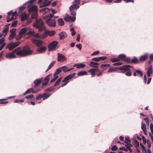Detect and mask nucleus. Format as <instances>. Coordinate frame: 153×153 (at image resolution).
<instances>
[{
    "label": "nucleus",
    "instance_id": "bb28decb",
    "mask_svg": "<svg viewBox=\"0 0 153 153\" xmlns=\"http://www.w3.org/2000/svg\"><path fill=\"white\" fill-rule=\"evenodd\" d=\"M42 95L43 96V100H45L50 96L51 94L50 93H45L42 94Z\"/></svg>",
    "mask_w": 153,
    "mask_h": 153
},
{
    "label": "nucleus",
    "instance_id": "aec40b11",
    "mask_svg": "<svg viewBox=\"0 0 153 153\" xmlns=\"http://www.w3.org/2000/svg\"><path fill=\"white\" fill-rule=\"evenodd\" d=\"M148 57V54L145 53L141 56L140 58V60L141 62L145 61Z\"/></svg>",
    "mask_w": 153,
    "mask_h": 153
},
{
    "label": "nucleus",
    "instance_id": "f8f14e48",
    "mask_svg": "<svg viewBox=\"0 0 153 153\" xmlns=\"http://www.w3.org/2000/svg\"><path fill=\"white\" fill-rule=\"evenodd\" d=\"M76 18L75 16H68L67 15H66L64 18V20L68 22L71 21L72 22H74L76 20Z\"/></svg>",
    "mask_w": 153,
    "mask_h": 153
},
{
    "label": "nucleus",
    "instance_id": "20e7f679",
    "mask_svg": "<svg viewBox=\"0 0 153 153\" xmlns=\"http://www.w3.org/2000/svg\"><path fill=\"white\" fill-rule=\"evenodd\" d=\"M76 1L75 0H74L73 2V4L71 5L69 7L71 13V15L73 16H76V11L79 7V5L80 4L76 3Z\"/></svg>",
    "mask_w": 153,
    "mask_h": 153
},
{
    "label": "nucleus",
    "instance_id": "9d476101",
    "mask_svg": "<svg viewBox=\"0 0 153 153\" xmlns=\"http://www.w3.org/2000/svg\"><path fill=\"white\" fill-rule=\"evenodd\" d=\"M29 33V29L27 27H25L22 28L19 33V38L18 39L17 38V39H20V36H21V35L26 34H28Z\"/></svg>",
    "mask_w": 153,
    "mask_h": 153
},
{
    "label": "nucleus",
    "instance_id": "5fc2aeb1",
    "mask_svg": "<svg viewBox=\"0 0 153 153\" xmlns=\"http://www.w3.org/2000/svg\"><path fill=\"white\" fill-rule=\"evenodd\" d=\"M25 5H24V4L22 6H21L19 8V11L20 12H22L25 9V7L24 6Z\"/></svg>",
    "mask_w": 153,
    "mask_h": 153
},
{
    "label": "nucleus",
    "instance_id": "39448f33",
    "mask_svg": "<svg viewBox=\"0 0 153 153\" xmlns=\"http://www.w3.org/2000/svg\"><path fill=\"white\" fill-rule=\"evenodd\" d=\"M28 12L29 13H32L31 16V17L32 19H35L37 18L38 15L37 6L35 5H33L30 8L28 9Z\"/></svg>",
    "mask_w": 153,
    "mask_h": 153
},
{
    "label": "nucleus",
    "instance_id": "c03bdc74",
    "mask_svg": "<svg viewBox=\"0 0 153 153\" xmlns=\"http://www.w3.org/2000/svg\"><path fill=\"white\" fill-rule=\"evenodd\" d=\"M54 77L51 79V82H54L56 80L58 77V75H56L54 74Z\"/></svg>",
    "mask_w": 153,
    "mask_h": 153
},
{
    "label": "nucleus",
    "instance_id": "13d9d810",
    "mask_svg": "<svg viewBox=\"0 0 153 153\" xmlns=\"http://www.w3.org/2000/svg\"><path fill=\"white\" fill-rule=\"evenodd\" d=\"M33 97V94H30L26 96L25 97L27 99H29L32 98Z\"/></svg>",
    "mask_w": 153,
    "mask_h": 153
},
{
    "label": "nucleus",
    "instance_id": "0e129e2a",
    "mask_svg": "<svg viewBox=\"0 0 153 153\" xmlns=\"http://www.w3.org/2000/svg\"><path fill=\"white\" fill-rule=\"evenodd\" d=\"M18 22L17 21H16L14 22H13L12 24H11V26L12 27H15L17 24Z\"/></svg>",
    "mask_w": 153,
    "mask_h": 153
},
{
    "label": "nucleus",
    "instance_id": "e433bc0d",
    "mask_svg": "<svg viewBox=\"0 0 153 153\" xmlns=\"http://www.w3.org/2000/svg\"><path fill=\"white\" fill-rule=\"evenodd\" d=\"M54 88L53 86H51L45 90V91L51 92L53 91Z\"/></svg>",
    "mask_w": 153,
    "mask_h": 153
},
{
    "label": "nucleus",
    "instance_id": "4be33fe9",
    "mask_svg": "<svg viewBox=\"0 0 153 153\" xmlns=\"http://www.w3.org/2000/svg\"><path fill=\"white\" fill-rule=\"evenodd\" d=\"M88 65L91 67L98 68V65H99V64L96 62L91 61L90 62V63Z\"/></svg>",
    "mask_w": 153,
    "mask_h": 153
},
{
    "label": "nucleus",
    "instance_id": "7c9ffc66",
    "mask_svg": "<svg viewBox=\"0 0 153 153\" xmlns=\"http://www.w3.org/2000/svg\"><path fill=\"white\" fill-rule=\"evenodd\" d=\"M28 34L30 35H32L35 36L36 37H39V35L38 34H36L35 35V33L34 31H30L29 30V33Z\"/></svg>",
    "mask_w": 153,
    "mask_h": 153
},
{
    "label": "nucleus",
    "instance_id": "cd10ccee",
    "mask_svg": "<svg viewBox=\"0 0 153 153\" xmlns=\"http://www.w3.org/2000/svg\"><path fill=\"white\" fill-rule=\"evenodd\" d=\"M88 72L91 73V75L92 76H95L96 70H95L94 68H92L89 69L88 70Z\"/></svg>",
    "mask_w": 153,
    "mask_h": 153
},
{
    "label": "nucleus",
    "instance_id": "680f3d73",
    "mask_svg": "<svg viewBox=\"0 0 153 153\" xmlns=\"http://www.w3.org/2000/svg\"><path fill=\"white\" fill-rule=\"evenodd\" d=\"M6 45V43H4L0 45V51H1L2 50L3 48Z\"/></svg>",
    "mask_w": 153,
    "mask_h": 153
},
{
    "label": "nucleus",
    "instance_id": "49530a36",
    "mask_svg": "<svg viewBox=\"0 0 153 153\" xmlns=\"http://www.w3.org/2000/svg\"><path fill=\"white\" fill-rule=\"evenodd\" d=\"M51 75V74H49L44 79V81H47L48 82L49 79H50V77Z\"/></svg>",
    "mask_w": 153,
    "mask_h": 153
},
{
    "label": "nucleus",
    "instance_id": "37998d69",
    "mask_svg": "<svg viewBox=\"0 0 153 153\" xmlns=\"http://www.w3.org/2000/svg\"><path fill=\"white\" fill-rule=\"evenodd\" d=\"M110 61L112 62H114L119 61L118 58H112L111 59Z\"/></svg>",
    "mask_w": 153,
    "mask_h": 153
},
{
    "label": "nucleus",
    "instance_id": "dca6fc26",
    "mask_svg": "<svg viewBox=\"0 0 153 153\" xmlns=\"http://www.w3.org/2000/svg\"><path fill=\"white\" fill-rule=\"evenodd\" d=\"M153 73V70L152 69V65H150L147 71V76L148 77L150 76L151 74H152Z\"/></svg>",
    "mask_w": 153,
    "mask_h": 153
},
{
    "label": "nucleus",
    "instance_id": "412c9836",
    "mask_svg": "<svg viewBox=\"0 0 153 153\" xmlns=\"http://www.w3.org/2000/svg\"><path fill=\"white\" fill-rule=\"evenodd\" d=\"M85 65L83 63L75 64L74 65V67H76L77 68H84L85 67Z\"/></svg>",
    "mask_w": 153,
    "mask_h": 153
},
{
    "label": "nucleus",
    "instance_id": "4c0bfd02",
    "mask_svg": "<svg viewBox=\"0 0 153 153\" xmlns=\"http://www.w3.org/2000/svg\"><path fill=\"white\" fill-rule=\"evenodd\" d=\"M61 71L62 70L61 67L59 68H57L56 69V70L54 74L56 75H57L59 74Z\"/></svg>",
    "mask_w": 153,
    "mask_h": 153
},
{
    "label": "nucleus",
    "instance_id": "2f4dec72",
    "mask_svg": "<svg viewBox=\"0 0 153 153\" xmlns=\"http://www.w3.org/2000/svg\"><path fill=\"white\" fill-rule=\"evenodd\" d=\"M139 62L138 59L136 58L135 57H134L131 60V63L134 64L137 63Z\"/></svg>",
    "mask_w": 153,
    "mask_h": 153
},
{
    "label": "nucleus",
    "instance_id": "338daca9",
    "mask_svg": "<svg viewBox=\"0 0 153 153\" xmlns=\"http://www.w3.org/2000/svg\"><path fill=\"white\" fill-rule=\"evenodd\" d=\"M16 30L15 29H11L10 31V32L11 33V34H16L15 33Z\"/></svg>",
    "mask_w": 153,
    "mask_h": 153
},
{
    "label": "nucleus",
    "instance_id": "de8ad7c7",
    "mask_svg": "<svg viewBox=\"0 0 153 153\" xmlns=\"http://www.w3.org/2000/svg\"><path fill=\"white\" fill-rule=\"evenodd\" d=\"M16 34H11L10 35L8 38V39L9 40H11L13 39L14 37L16 36Z\"/></svg>",
    "mask_w": 153,
    "mask_h": 153
},
{
    "label": "nucleus",
    "instance_id": "603ef678",
    "mask_svg": "<svg viewBox=\"0 0 153 153\" xmlns=\"http://www.w3.org/2000/svg\"><path fill=\"white\" fill-rule=\"evenodd\" d=\"M24 100L22 99H17L14 100L15 102H24Z\"/></svg>",
    "mask_w": 153,
    "mask_h": 153
},
{
    "label": "nucleus",
    "instance_id": "6e6d98bb",
    "mask_svg": "<svg viewBox=\"0 0 153 153\" xmlns=\"http://www.w3.org/2000/svg\"><path fill=\"white\" fill-rule=\"evenodd\" d=\"M141 129L143 130H146V125L145 124H142L141 125Z\"/></svg>",
    "mask_w": 153,
    "mask_h": 153
},
{
    "label": "nucleus",
    "instance_id": "9b49d317",
    "mask_svg": "<svg viewBox=\"0 0 153 153\" xmlns=\"http://www.w3.org/2000/svg\"><path fill=\"white\" fill-rule=\"evenodd\" d=\"M56 32V31L54 30L49 31L48 30H45V33L42 34V37L44 38L46 37L48 35L50 36H52L55 34Z\"/></svg>",
    "mask_w": 153,
    "mask_h": 153
},
{
    "label": "nucleus",
    "instance_id": "b1692460",
    "mask_svg": "<svg viewBox=\"0 0 153 153\" xmlns=\"http://www.w3.org/2000/svg\"><path fill=\"white\" fill-rule=\"evenodd\" d=\"M35 0H30L27 1L24 4V5H26V4H28L27 8L29 9L30 8L33 6L31 5V4Z\"/></svg>",
    "mask_w": 153,
    "mask_h": 153
},
{
    "label": "nucleus",
    "instance_id": "774afa93",
    "mask_svg": "<svg viewBox=\"0 0 153 153\" xmlns=\"http://www.w3.org/2000/svg\"><path fill=\"white\" fill-rule=\"evenodd\" d=\"M149 136L150 137L151 139L152 140L153 146V134H151L150 132L149 133Z\"/></svg>",
    "mask_w": 153,
    "mask_h": 153
},
{
    "label": "nucleus",
    "instance_id": "423d86ee",
    "mask_svg": "<svg viewBox=\"0 0 153 153\" xmlns=\"http://www.w3.org/2000/svg\"><path fill=\"white\" fill-rule=\"evenodd\" d=\"M75 74V73H74L71 74L66 76L64 79L62 80V82L63 83L61 84V87H63L66 85L69 82L70 80L74 76Z\"/></svg>",
    "mask_w": 153,
    "mask_h": 153
},
{
    "label": "nucleus",
    "instance_id": "79ce46f5",
    "mask_svg": "<svg viewBox=\"0 0 153 153\" xmlns=\"http://www.w3.org/2000/svg\"><path fill=\"white\" fill-rule=\"evenodd\" d=\"M32 90V89L30 88L28 89L25 92L23 93V95H25L27 94L30 93L31 92V91Z\"/></svg>",
    "mask_w": 153,
    "mask_h": 153
},
{
    "label": "nucleus",
    "instance_id": "f257e3e1",
    "mask_svg": "<svg viewBox=\"0 0 153 153\" xmlns=\"http://www.w3.org/2000/svg\"><path fill=\"white\" fill-rule=\"evenodd\" d=\"M13 51L14 53H16V55L22 56L29 55L33 52V51L31 50L28 46L24 47L22 50L21 47H19L15 49Z\"/></svg>",
    "mask_w": 153,
    "mask_h": 153
},
{
    "label": "nucleus",
    "instance_id": "c85d7f7f",
    "mask_svg": "<svg viewBox=\"0 0 153 153\" xmlns=\"http://www.w3.org/2000/svg\"><path fill=\"white\" fill-rule=\"evenodd\" d=\"M87 74V72L85 71H81L79 72L78 74L77 75L79 76H84L85 75H86Z\"/></svg>",
    "mask_w": 153,
    "mask_h": 153
},
{
    "label": "nucleus",
    "instance_id": "f704fd0d",
    "mask_svg": "<svg viewBox=\"0 0 153 153\" xmlns=\"http://www.w3.org/2000/svg\"><path fill=\"white\" fill-rule=\"evenodd\" d=\"M55 61H53L52 62H51V64L49 65L48 68H47L46 71H45V72H46L47 71H48L54 65V64L55 62Z\"/></svg>",
    "mask_w": 153,
    "mask_h": 153
},
{
    "label": "nucleus",
    "instance_id": "2eb2a0df",
    "mask_svg": "<svg viewBox=\"0 0 153 153\" xmlns=\"http://www.w3.org/2000/svg\"><path fill=\"white\" fill-rule=\"evenodd\" d=\"M40 12L42 13L43 15L48 14L50 13V10L48 8L46 7L41 9Z\"/></svg>",
    "mask_w": 153,
    "mask_h": 153
},
{
    "label": "nucleus",
    "instance_id": "864d4df0",
    "mask_svg": "<svg viewBox=\"0 0 153 153\" xmlns=\"http://www.w3.org/2000/svg\"><path fill=\"white\" fill-rule=\"evenodd\" d=\"M134 143L135 145V147L137 148L139 146V142L137 140H135L134 141Z\"/></svg>",
    "mask_w": 153,
    "mask_h": 153
},
{
    "label": "nucleus",
    "instance_id": "bf43d9fd",
    "mask_svg": "<svg viewBox=\"0 0 153 153\" xmlns=\"http://www.w3.org/2000/svg\"><path fill=\"white\" fill-rule=\"evenodd\" d=\"M150 128L151 130L152 134H153V124L152 123H150Z\"/></svg>",
    "mask_w": 153,
    "mask_h": 153
},
{
    "label": "nucleus",
    "instance_id": "1a4fd4ad",
    "mask_svg": "<svg viewBox=\"0 0 153 153\" xmlns=\"http://www.w3.org/2000/svg\"><path fill=\"white\" fill-rule=\"evenodd\" d=\"M20 43V42L19 41H18L16 42H12L7 45V48H8L9 50H11L18 46Z\"/></svg>",
    "mask_w": 153,
    "mask_h": 153
},
{
    "label": "nucleus",
    "instance_id": "c756f323",
    "mask_svg": "<svg viewBox=\"0 0 153 153\" xmlns=\"http://www.w3.org/2000/svg\"><path fill=\"white\" fill-rule=\"evenodd\" d=\"M58 24L60 26H63L64 25V22L62 18H59L58 20Z\"/></svg>",
    "mask_w": 153,
    "mask_h": 153
},
{
    "label": "nucleus",
    "instance_id": "4d7b16f0",
    "mask_svg": "<svg viewBox=\"0 0 153 153\" xmlns=\"http://www.w3.org/2000/svg\"><path fill=\"white\" fill-rule=\"evenodd\" d=\"M43 96L42 95V94H39L37 95V96L36 97V100L39 99L43 97Z\"/></svg>",
    "mask_w": 153,
    "mask_h": 153
},
{
    "label": "nucleus",
    "instance_id": "f3484780",
    "mask_svg": "<svg viewBox=\"0 0 153 153\" xmlns=\"http://www.w3.org/2000/svg\"><path fill=\"white\" fill-rule=\"evenodd\" d=\"M42 0H39L38 1V3L39 4L41 3L40 4V7L47 6H48L50 4V3L47 2H44L43 3L42 2Z\"/></svg>",
    "mask_w": 153,
    "mask_h": 153
},
{
    "label": "nucleus",
    "instance_id": "ddd939ff",
    "mask_svg": "<svg viewBox=\"0 0 153 153\" xmlns=\"http://www.w3.org/2000/svg\"><path fill=\"white\" fill-rule=\"evenodd\" d=\"M131 67L129 65H124L119 68V69L122 71L123 73H124L126 71H129L130 70V68Z\"/></svg>",
    "mask_w": 153,
    "mask_h": 153
},
{
    "label": "nucleus",
    "instance_id": "72a5a7b5",
    "mask_svg": "<svg viewBox=\"0 0 153 153\" xmlns=\"http://www.w3.org/2000/svg\"><path fill=\"white\" fill-rule=\"evenodd\" d=\"M110 66V65L109 64H102L101 65L100 67L103 70H105L106 69L107 67L109 66Z\"/></svg>",
    "mask_w": 153,
    "mask_h": 153
},
{
    "label": "nucleus",
    "instance_id": "5701e85b",
    "mask_svg": "<svg viewBox=\"0 0 153 153\" xmlns=\"http://www.w3.org/2000/svg\"><path fill=\"white\" fill-rule=\"evenodd\" d=\"M10 25V24H8L7 25H6L5 26V28H4L3 30V33L4 34V36H5L8 32V29H9V27L8 26Z\"/></svg>",
    "mask_w": 153,
    "mask_h": 153
},
{
    "label": "nucleus",
    "instance_id": "a18cd8bd",
    "mask_svg": "<svg viewBox=\"0 0 153 153\" xmlns=\"http://www.w3.org/2000/svg\"><path fill=\"white\" fill-rule=\"evenodd\" d=\"M125 143H130V140L129 138L128 137H125Z\"/></svg>",
    "mask_w": 153,
    "mask_h": 153
},
{
    "label": "nucleus",
    "instance_id": "a211bd4d",
    "mask_svg": "<svg viewBox=\"0 0 153 153\" xmlns=\"http://www.w3.org/2000/svg\"><path fill=\"white\" fill-rule=\"evenodd\" d=\"M59 36L60 39L61 40L65 38L67 36V34L65 32H62L59 33Z\"/></svg>",
    "mask_w": 153,
    "mask_h": 153
},
{
    "label": "nucleus",
    "instance_id": "4468645a",
    "mask_svg": "<svg viewBox=\"0 0 153 153\" xmlns=\"http://www.w3.org/2000/svg\"><path fill=\"white\" fill-rule=\"evenodd\" d=\"M57 61L60 62H63L66 60L65 56L62 54L58 53Z\"/></svg>",
    "mask_w": 153,
    "mask_h": 153
},
{
    "label": "nucleus",
    "instance_id": "0eeeda50",
    "mask_svg": "<svg viewBox=\"0 0 153 153\" xmlns=\"http://www.w3.org/2000/svg\"><path fill=\"white\" fill-rule=\"evenodd\" d=\"M48 25L51 27H54L56 26V22L54 19L51 18H45V16L43 17Z\"/></svg>",
    "mask_w": 153,
    "mask_h": 153
},
{
    "label": "nucleus",
    "instance_id": "8fccbe9b",
    "mask_svg": "<svg viewBox=\"0 0 153 153\" xmlns=\"http://www.w3.org/2000/svg\"><path fill=\"white\" fill-rule=\"evenodd\" d=\"M135 72H137L140 76H143V73L140 71L136 70L135 71Z\"/></svg>",
    "mask_w": 153,
    "mask_h": 153
},
{
    "label": "nucleus",
    "instance_id": "6ab92c4d",
    "mask_svg": "<svg viewBox=\"0 0 153 153\" xmlns=\"http://www.w3.org/2000/svg\"><path fill=\"white\" fill-rule=\"evenodd\" d=\"M14 53L13 52L12 53H7L6 55V57L9 59L15 58L16 56L13 54Z\"/></svg>",
    "mask_w": 153,
    "mask_h": 153
},
{
    "label": "nucleus",
    "instance_id": "c9c22d12",
    "mask_svg": "<svg viewBox=\"0 0 153 153\" xmlns=\"http://www.w3.org/2000/svg\"><path fill=\"white\" fill-rule=\"evenodd\" d=\"M62 71L65 73L67 72L68 67L65 66H64L61 67Z\"/></svg>",
    "mask_w": 153,
    "mask_h": 153
},
{
    "label": "nucleus",
    "instance_id": "6e6552de",
    "mask_svg": "<svg viewBox=\"0 0 153 153\" xmlns=\"http://www.w3.org/2000/svg\"><path fill=\"white\" fill-rule=\"evenodd\" d=\"M58 44L57 41H55L50 43L48 46L49 51H55L56 49V47Z\"/></svg>",
    "mask_w": 153,
    "mask_h": 153
},
{
    "label": "nucleus",
    "instance_id": "ea45409f",
    "mask_svg": "<svg viewBox=\"0 0 153 153\" xmlns=\"http://www.w3.org/2000/svg\"><path fill=\"white\" fill-rule=\"evenodd\" d=\"M70 30L72 32L71 35L72 36H74L76 33V32L75 31L74 28L73 27L71 28L70 29Z\"/></svg>",
    "mask_w": 153,
    "mask_h": 153
},
{
    "label": "nucleus",
    "instance_id": "3c124183",
    "mask_svg": "<svg viewBox=\"0 0 153 153\" xmlns=\"http://www.w3.org/2000/svg\"><path fill=\"white\" fill-rule=\"evenodd\" d=\"M107 58V57L106 56H100L98 57V59H99V61L101 60H104L106 59Z\"/></svg>",
    "mask_w": 153,
    "mask_h": 153
},
{
    "label": "nucleus",
    "instance_id": "a19ab883",
    "mask_svg": "<svg viewBox=\"0 0 153 153\" xmlns=\"http://www.w3.org/2000/svg\"><path fill=\"white\" fill-rule=\"evenodd\" d=\"M5 99H0V104H4L8 103V102L7 101H4Z\"/></svg>",
    "mask_w": 153,
    "mask_h": 153
},
{
    "label": "nucleus",
    "instance_id": "58836bf2",
    "mask_svg": "<svg viewBox=\"0 0 153 153\" xmlns=\"http://www.w3.org/2000/svg\"><path fill=\"white\" fill-rule=\"evenodd\" d=\"M61 79L62 78H59L56 80L54 85V86H57L59 84L61 80Z\"/></svg>",
    "mask_w": 153,
    "mask_h": 153
},
{
    "label": "nucleus",
    "instance_id": "e2e57ef3",
    "mask_svg": "<svg viewBox=\"0 0 153 153\" xmlns=\"http://www.w3.org/2000/svg\"><path fill=\"white\" fill-rule=\"evenodd\" d=\"M126 144H125V146L128 149L130 147V146H131V144L130 143H125Z\"/></svg>",
    "mask_w": 153,
    "mask_h": 153
},
{
    "label": "nucleus",
    "instance_id": "a878e982",
    "mask_svg": "<svg viewBox=\"0 0 153 153\" xmlns=\"http://www.w3.org/2000/svg\"><path fill=\"white\" fill-rule=\"evenodd\" d=\"M21 21H23L27 19L28 18V16L27 15L23 14L21 15Z\"/></svg>",
    "mask_w": 153,
    "mask_h": 153
},
{
    "label": "nucleus",
    "instance_id": "69168bd1",
    "mask_svg": "<svg viewBox=\"0 0 153 153\" xmlns=\"http://www.w3.org/2000/svg\"><path fill=\"white\" fill-rule=\"evenodd\" d=\"M142 138L143 141V143L145 144L146 143V139L143 136L142 137Z\"/></svg>",
    "mask_w": 153,
    "mask_h": 153
},
{
    "label": "nucleus",
    "instance_id": "052dcab7",
    "mask_svg": "<svg viewBox=\"0 0 153 153\" xmlns=\"http://www.w3.org/2000/svg\"><path fill=\"white\" fill-rule=\"evenodd\" d=\"M117 147L115 145H114L111 148V149L113 151H116L117 149Z\"/></svg>",
    "mask_w": 153,
    "mask_h": 153
},
{
    "label": "nucleus",
    "instance_id": "473e14b6",
    "mask_svg": "<svg viewBox=\"0 0 153 153\" xmlns=\"http://www.w3.org/2000/svg\"><path fill=\"white\" fill-rule=\"evenodd\" d=\"M119 61L120 59L124 60V59L126 57V55L124 54H120L118 56Z\"/></svg>",
    "mask_w": 153,
    "mask_h": 153
},
{
    "label": "nucleus",
    "instance_id": "393cba45",
    "mask_svg": "<svg viewBox=\"0 0 153 153\" xmlns=\"http://www.w3.org/2000/svg\"><path fill=\"white\" fill-rule=\"evenodd\" d=\"M42 78L36 79L34 81V84L36 86L40 84L42 82Z\"/></svg>",
    "mask_w": 153,
    "mask_h": 153
},
{
    "label": "nucleus",
    "instance_id": "7ed1b4c3",
    "mask_svg": "<svg viewBox=\"0 0 153 153\" xmlns=\"http://www.w3.org/2000/svg\"><path fill=\"white\" fill-rule=\"evenodd\" d=\"M32 42L33 43L36 45L38 48L36 49L37 51L39 53H42L45 51L47 48L45 46H40L42 44V42L40 40H38L35 39H32Z\"/></svg>",
    "mask_w": 153,
    "mask_h": 153
},
{
    "label": "nucleus",
    "instance_id": "f03ea898",
    "mask_svg": "<svg viewBox=\"0 0 153 153\" xmlns=\"http://www.w3.org/2000/svg\"><path fill=\"white\" fill-rule=\"evenodd\" d=\"M33 26L38 29L39 32H42L46 30L44 26V22L41 19H37L33 24Z\"/></svg>",
    "mask_w": 153,
    "mask_h": 153
},
{
    "label": "nucleus",
    "instance_id": "09e8293b",
    "mask_svg": "<svg viewBox=\"0 0 153 153\" xmlns=\"http://www.w3.org/2000/svg\"><path fill=\"white\" fill-rule=\"evenodd\" d=\"M14 16H13V15H12V17L10 18L7 19V22H9L13 20L14 19H15L16 18H14Z\"/></svg>",
    "mask_w": 153,
    "mask_h": 153
}]
</instances>
